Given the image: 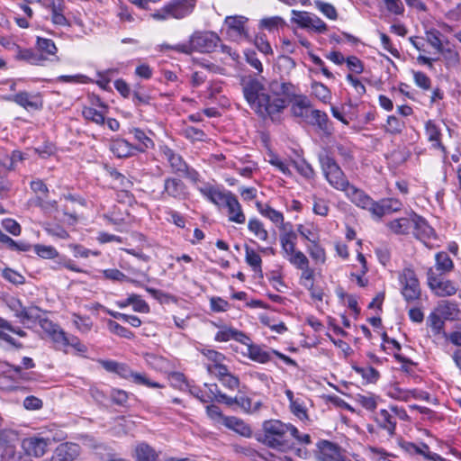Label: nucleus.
<instances>
[{"label":"nucleus","mask_w":461,"mask_h":461,"mask_svg":"<svg viewBox=\"0 0 461 461\" xmlns=\"http://www.w3.org/2000/svg\"><path fill=\"white\" fill-rule=\"evenodd\" d=\"M242 92L249 107L261 118L272 120L288 106L295 95V86L286 81L264 82L252 77L242 79Z\"/></svg>","instance_id":"nucleus-1"},{"label":"nucleus","mask_w":461,"mask_h":461,"mask_svg":"<svg viewBox=\"0 0 461 461\" xmlns=\"http://www.w3.org/2000/svg\"><path fill=\"white\" fill-rule=\"evenodd\" d=\"M296 432L297 428L293 424L270 419L262 423L261 434L258 437V440L271 449L286 453L294 447L292 435Z\"/></svg>","instance_id":"nucleus-2"},{"label":"nucleus","mask_w":461,"mask_h":461,"mask_svg":"<svg viewBox=\"0 0 461 461\" xmlns=\"http://www.w3.org/2000/svg\"><path fill=\"white\" fill-rule=\"evenodd\" d=\"M221 41V38L214 32H194L187 41L167 46V48L186 55L194 52L211 53L216 50Z\"/></svg>","instance_id":"nucleus-3"},{"label":"nucleus","mask_w":461,"mask_h":461,"mask_svg":"<svg viewBox=\"0 0 461 461\" xmlns=\"http://www.w3.org/2000/svg\"><path fill=\"white\" fill-rule=\"evenodd\" d=\"M249 18L243 15H229L223 22L222 31L229 41L242 43L252 42L249 31Z\"/></svg>","instance_id":"nucleus-4"},{"label":"nucleus","mask_w":461,"mask_h":461,"mask_svg":"<svg viewBox=\"0 0 461 461\" xmlns=\"http://www.w3.org/2000/svg\"><path fill=\"white\" fill-rule=\"evenodd\" d=\"M195 3V0H174L165 5L150 15L157 21L182 19L193 12Z\"/></svg>","instance_id":"nucleus-5"},{"label":"nucleus","mask_w":461,"mask_h":461,"mask_svg":"<svg viewBox=\"0 0 461 461\" xmlns=\"http://www.w3.org/2000/svg\"><path fill=\"white\" fill-rule=\"evenodd\" d=\"M320 163L326 180L337 190L344 192L350 185L341 168L328 154L320 156Z\"/></svg>","instance_id":"nucleus-6"},{"label":"nucleus","mask_w":461,"mask_h":461,"mask_svg":"<svg viewBox=\"0 0 461 461\" xmlns=\"http://www.w3.org/2000/svg\"><path fill=\"white\" fill-rule=\"evenodd\" d=\"M402 294L407 302H414L420 296V287L413 269L405 267L399 275Z\"/></svg>","instance_id":"nucleus-7"},{"label":"nucleus","mask_w":461,"mask_h":461,"mask_svg":"<svg viewBox=\"0 0 461 461\" xmlns=\"http://www.w3.org/2000/svg\"><path fill=\"white\" fill-rule=\"evenodd\" d=\"M51 445V439L40 434L27 437L22 441V448L28 456L40 458L43 456Z\"/></svg>","instance_id":"nucleus-8"},{"label":"nucleus","mask_w":461,"mask_h":461,"mask_svg":"<svg viewBox=\"0 0 461 461\" xmlns=\"http://www.w3.org/2000/svg\"><path fill=\"white\" fill-rule=\"evenodd\" d=\"M293 22L301 28L309 29L317 33H325L328 25L317 15L307 12L292 10Z\"/></svg>","instance_id":"nucleus-9"},{"label":"nucleus","mask_w":461,"mask_h":461,"mask_svg":"<svg viewBox=\"0 0 461 461\" xmlns=\"http://www.w3.org/2000/svg\"><path fill=\"white\" fill-rule=\"evenodd\" d=\"M216 400L221 402H224L228 406H233L234 404L238 405L243 411L253 414L258 412L263 406L261 401H257L252 402V400L244 395H240L236 397H230L225 393H221L218 392V394L214 395Z\"/></svg>","instance_id":"nucleus-10"},{"label":"nucleus","mask_w":461,"mask_h":461,"mask_svg":"<svg viewBox=\"0 0 461 461\" xmlns=\"http://www.w3.org/2000/svg\"><path fill=\"white\" fill-rule=\"evenodd\" d=\"M428 285L438 296H450L456 293L457 288L450 280L437 276L432 268L428 271Z\"/></svg>","instance_id":"nucleus-11"},{"label":"nucleus","mask_w":461,"mask_h":461,"mask_svg":"<svg viewBox=\"0 0 461 461\" xmlns=\"http://www.w3.org/2000/svg\"><path fill=\"white\" fill-rule=\"evenodd\" d=\"M22 368L9 364L1 365L0 389L10 391L16 388L19 380L22 379Z\"/></svg>","instance_id":"nucleus-12"},{"label":"nucleus","mask_w":461,"mask_h":461,"mask_svg":"<svg viewBox=\"0 0 461 461\" xmlns=\"http://www.w3.org/2000/svg\"><path fill=\"white\" fill-rule=\"evenodd\" d=\"M248 356L249 357L256 362L265 364L270 361L271 354L276 355L280 359L285 361L288 365L294 366L295 362L290 358L289 357L278 352L277 350L272 349L271 351H267L263 348L258 345H248Z\"/></svg>","instance_id":"nucleus-13"},{"label":"nucleus","mask_w":461,"mask_h":461,"mask_svg":"<svg viewBox=\"0 0 461 461\" xmlns=\"http://www.w3.org/2000/svg\"><path fill=\"white\" fill-rule=\"evenodd\" d=\"M386 395L391 399L408 402L411 399L416 400H426L428 401L429 398V394L426 392H422L417 389H404L401 388L398 384H393L388 387Z\"/></svg>","instance_id":"nucleus-14"},{"label":"nucleus","mask_w":461,"mask_h":461,"mask_svg":"<svg viewBox=\"0 0 461 461\" xmlns=\"http://www.w3.org/2000/svg\"><path fill=\"white\" fill-rule=\"evenodd\" d=\"M447 128L445 124L429 120L425 122V136L431 147L446 153V148L442 144V130Z\"/></svg>","instance_id":"nucleus-15"},{"label":"nucleus","mask_w":461,"mask_h":461,"mask_svg":"<svg viewBox=\"0 0 461 461\" xmlns=\"http://www.w3.org/2000/svg\"><path fill=\"white\" fill-rule=\"evenodd\" d=\"M316 456L319 461H345L339 447L328 440L317 443Z\"/></svg>","instance_id":"nucleus-16"},{"label":"nucleus","mask_w":461,"mask_h":461,"mask_svg":"<svg viewBox=\"0 0 461 461\" xmlns=\"http://www.w3.org/2000/svg\"><path fill=\"white\" fill-rule=\"evenodd\" d=\"M116 374L121 377L131 380L137 384H142L151 388H162L163 386L156 382H151L144 374L132 371L128 366L119 363Z\"/></svg>","instance_id":"nucleus-17"},{"label":"nucleus","mask_w":461,"mask_h":461,"mask_svg":"<svg viewBox=\"0 0 461 461\" xmlns=\"http://www.w3.org/2000/svg\"><path fill=\"white\" fill-rule=\"evenodd\" d=\"M344 193L347 197L357 207L368 210L372 213V207L375 205V201L364 191L357 188L353 185H349L344 190Z\"/></svg>","instance_id":"nucleus-18"},{"label":"nucleus","mask_w":461,"mask_h":461,"mask_svg":"<svg viewBox=\"0 0 461 461\" xmlns=\"http://www.w3.org/2000/svg\"><path fill=\"white\" fill-rule=\"evenodd\" d=\"M412 222L415 236L427 246H433V244H429V242L436 240L434 229L429 225L425 219L417 215L412 218Z\"/></svg>","instance_id":"nucleus-19"},{"label":"nucleus","mask_w":461,"mask_h":461,"mask_svg":"<svg viewBox=\"0 0 461 461\" xmlns=\"http://www.w3.org/2000/svg\"><path fill=\"white\" fill-rule=\"evenodd\" d=\"M228 209L229 221L238 224H243L246 221V216L242 211L241 205L237 197L230 193L225 202L221 204Z\"/></svg>","instance_id":"nucleus-20"},{"label":"nucleus","mask_w":461,"mask_h":461,"mask_svg":"<svg viewBox=\"0 0 461 461\" xmlns=\"http://www.w3.org/2000/svg\"><path fill=\"white\" fill-rule=\"evenodd\" d=\"M80 454V447L72 442L60 444L55 450L52 461H73Z\"/></svg>","instance_id":"nucleus-21"},{"label":"nucleus","mask_w":461,"mask_h":461,"mask_svg":"<svg viewBox=\"0 0 461 461\" xmlns=\"http://www.w3.org/2000/svg\"><path fill=\"white\" fill-rule=\"evenodd\" d=\"M163 157L167 160L172 171L177 175L188 172V166L183 158L168 147H162Z\"/></svg>","instance_id":"nucleus-22"},{"label":"nucleus","mask_w":461,"mask_h":461,"mask_svg":"<svg viewBox=\"0 0 461 461\" xmlns=\"http://www.w3.org/2000/svg\"><path fill=\"white\" fill-rule=\"evenodd\" d=\"M256 207L262 216L267 218L278 228L286 230V227L284 222V214L281 212L272 208L269 204L263 203L261 202H257Z\"/></svg>","instance_id":"nucleus-23"},{"label":"nucleus","mask_w":461,"mask_h":461,"mask_svg":"<svg viewBox=\"0 0 461 461\" xmlns=\"http://www.w3.org/2000/svg\"><path fill=\"white\" fill-rule=\"evenodd\" d=\"M402 208V203L395 199H384L379 203L375 202V205L372 207V215L380 219L387 213L400 211Z\"/></svg>","instance_id":"nucleus-24"},{"label":"nucleus","mask_w":461,"mask_h":461,"mask_svg":"<svg viewBox=\"0 0 461 461\" xmlns=\"http://www.w3.org/2000/svg\"><path fill=\"white\" fill-rule=\"evenodd\" d=\"M6 99L15 102L18 105L28 111L39 110L42 105L41 99L37 95H30L27 92L18 93Z\"/></svg>","instance_id":"nucleus-25"},{"label":"nucleus","mask_w":461,"mask_h":461,"mask_svg":"<svg viewBox=\"0 0 461 461\" xmlns=\"http://www.w3.org/2000/svg\"><path fill=\"white\" fill-rule=\"evenodd\" d=\"M133 457L136 461H160L159 452L146 442H139L136 444Z\"/></svg>","instance_id":"nucleus-26"},{"label":"nucleus","mask_w":461,"mask_h":461,"mask_svg":"<svg viewBox=\"0 0 461 461\" xmlns=\"http://www.w3.org/2000/svg\"><path fill=\"white\" fill-rule=\"evenodd\" d=\"M375 421L380 429L386 430L390 436L394 435L396 420L388 410H380L375 416Z\"/></svg>","instance_id":"nucleus-27"},{"label":"nucleus","mask_w":461,"mask_h":461,"mask_svg":"<svg viewBox=\"0 0 461 461\" xmlns=\"http://www.w3.org/2000/svg\"><path fill=\"white\" fill-rule=\"evenodd\" d=\"M222 425L242 437L250 438L252 435L250 426L237 417L230 416L222 419Z\"/></svg>","instance_id":"nucleus-28"},{"label":"nucleus","mask_w":461,"mask_h":461,"mask_svg":"<svg viewBox=\"0 0 461 461\" xmlns=\"http://www.w3.org/2000/svg\"><path fill=\"white\" fill-rule=\"evenodd\" d=\"M306 123L317 126L324 133H330L332 130L328 115L321 110L312 109Z\"/></svg>","instance_id":"nucleus-29"},{"label":"nucleus","mask_w":461,"mask_h":461,"mask_svg":"<svg viewBox=\"0 0 461 461\" xmlns=\"http://www.w3.org/2000/svg\"><path fill=\"white\" fill-rule=\"evenodd\" d=\"M296 240V233L293 230L286 229L285 233L280 236L281 249L285 258L297 251L295 249Z\"/></svg>","instance_id":"nucleus-30"},{"label":"nucleus","mask_w":461,"mask_h":461,"mask_svg":"<svg viewBox=\"0 0 461 461\" xmlns=\"http://www.w3.org/2000/svg\"><path fill=\"white\" fill-rule=\"evenodd\" d=\"M198 189L204 197L216 205H221L230 194V192L223 193L210 185L200 186Z\"/></svg>","instance_id":"nucleus-31"},{"label":"nucleus","mask_w":461,"mask_h":461,"mask_svg":"<svg viewBox=\"0 0 461 461\" xmlns=\"http://www.w3.org/2000/svg\"><path fill=\"white\" fill-rule=\"evenodd\" d=\"M164 191L167 194L176 199H183L185 196V186L182 181L176 178L165 180Z\"/></svg>","instance_id":"nucleus-32"},{"label":"nucleus","mask_w":461,"mask_h":461,"mask_svg":"<svg viewBox=\"0 0 461 461\" xmlns=\"http://www.w3.org/2000/svg\"><path fill=\"white\" fill-rule=\"evenodd\" d=\"M111 151L118 158H126L134 154L135 148L129 141L123 139L113 140L110 146Z\"/></svg>","instance_id":"nucleus-33"},{"label":"nucleus","mask_w":461,"mask_h":461,"mask_svg":"<svg viewBox=\"0 0 461 461\" xmlns=\"http://www.w3.org/2000/svg\"><path fill=\"white\" fill-rule=\"evenodd\" d=\"M36 46L40 54L47 57L48 60L58 59L56 55L58 49L52 40L37 37Z\"/></svg>","instance_id":"nucleus-34"},{"label":"nucleus","mask_w":461,"mask_h":461,"mask_svg":"<svg viewBox=\"0 0 461 461\" xmlns=\"http://www.w3.org/2000/svg\"><path fill=\"white\" fill-rule=\"evenodd\" d=\"M131 133L133 135L134 140L138 142V144L134 146L136 151L144 152L147 149H152L154 147L153 140L148 137L142 130L133 128L131 131Z\"/></svg>","instance_id":"nucleus-35"},{"label":"nucleus","mask_w":461,"mask_h":461,"mask_svg":"<svg viewBox=\"0 0 461 461\" xmlns=\"http://www.w3.org/2000/svg\"><path fill=\"white\" fill-rule=\"evenodd\" d=\"M51 10V22L55 25L67 26L68 25V19L65 17L64 3L62 0H53L50 5Z\"/></svg>","instance_id":"nucleus-36"},{"label":"nucleus","mask_w":461,"mask_h":461,"mask_svg":"<svg viewBox=\"0 0 461 461\" xmlns=\"http://www.w3.org/2000/svg\"><path fill=\"white\" fill-rule=\"evenodd\" d=\"M100 108L101 110L97 111L92 107H85L82 111L83 116L86 120L102 125L104 122V113L107 107L105 104L101 103Z\"/></svg>","instance_id":"nucleus-37"},{"label":"nucleus","mask_w":461,"mask_h":461,"mask_svg":"<svg viewBox=\"0 0 461 461\" xmlns=\"http://www.w3.org/2000/svg\"><path fill=\"white\" fill-rule=\"evenodd\" d=\"M17 58L36 66H43L49 59L42 54L35 53L31 50H19Z\"/></svg>","instance_id":"nucleus-38"},{"label":"nucleus","mask_w":461,"mask_h":461,"mask_svg":"<svg viewBox=\"0 0 461 461\" xmlns=\"http://www.w3.org/2000/svg\"><path fill=\"white\" fill-rule=\"evenodd\" d=\"M248 229L250 232L254 234V236L261 240L267 241L268 240V232L265 229L264 224L257 218H251L248 223Z\"/></svg>","instance_id":"nucleus-39"},{"label":"nucleus","mask_w":461,"mask_h":461,"mask_svg":"<svg viewBox=\"0 0 461 461\" xmlns=\"http://www.w3.org/2000/svg\"><path fill=\"white\" fill-rule=\"evenodd\" d=\"M312 110L309 102L305 98L297 101L292 106L293 114L295 117L302 118L305 122H307Z\"/></svg>","instance_id":"nucleus-40"},{"label":"nucleus","mask_w":461,"mask_h":461,"mask_svg":"<svg viewBox=\"0 0 461 461\" xmlns=\"http://www.w3.org/2000/svg\"><path fill=\"white\" fill-rule=\"evenodd\" d=\"M412 219L400 218L395 219L388 223L389 229L396 234L408 233L412 226Z\"/></svg>","instance_id":"nucleus-41"},{"label":"nucleus","mask_w":461,"mask_h":461,"mask_svg":"<svg viewBox=\"0 0 461 461\" xmlns=\"http://www.w3.org/2000/svg\"><path fill=\"white\" fill-rule=\"evenodd\" d=\"M436 268L441 274H446L450 272L454 267V263L450 257L446 252H439L436 254Z\"/></svg>","instance_id":"nucleus-42"},{"label":"nucleus","mask_w":461,"mask_h":461,"mask_svg":"<svg viewBox=\"0 0 461 461\" xmlns=\"http://www.w3.org/2000/svg\"><path fill=\"white\" fill-rule=\"evenodd\" d=\"M353 370L361 375L363 379H365L367 383H375L380 375L379 372L375 369L373 366H353Z\"/></svg>","instance_id":"nucleus-43"},{"label":"nucleus","mask_w":461,"mask_h":461,"mask_svg":"<svg viewBox=\"0 0 461 461\" xmlns=\"http://www.w3.org/2000/svg\"><path fill=\"white\" fill-rule=\"evenodd\" d=\"M12 325L5 320L0 318V340H3L15 348H21L22 344L16 343L12 338Z\"/></svg>","instance_id":"nucleus-44"},{"label":"nucleus","mask_w":461,"mask_h":461,"mask_svg":"<svg viewBox=\"0 0 461 461\" xmlns=\"http://www.w3.org/2000/svg\"><path fill=\"white\" fill-rule=\"evenodd\" d=\"M285 25V20L280 16L266 17L260 20L259 27L274 32Z\"/></svg>","instance_id":"nucleus-45"},{"label":"nucleus","mask_w":461,"mask_h":461,"mask_svg":"<svg viewBox=\"0 0 461 461\" xmlns=\"http://www.w3.org/2000/svg\"><path fill=\"white\" fill-rule=\"evenodd\" d=\"M312 95L322 103H329L331 99V93L330 89L322 83L314 82L312 84Z\"/></svg>","instance_id":"nucleus-46"},{"label":"nucleus","mask_w":461,"mask_h":461,"mask_svg":"<svg viewBox=\"0 0 461 461\" xmlns=\"http://www.w3.org/2000/svg\"><path fill=\"white\" fill-rule=\"evenodd\" d=\"M428 324L430 327L432 332L435 335L442 334L445 338H447V334L444 332V321L441 316L437 314L436 312H431L428 317Z\"/></svg>","instance_id":"nucleus-47"},{"label":"nucleus","mask_w":461,"mask_h":461,"mask_svg":"<svg viewBox=\"0 0 461 461\" xmlns=\"http://www.w3.org/2000/svg\"><path fill=\"white\" fill-rule=\"evenodd\" d=\"M314 5L328 19L332 21L337 20L338 12L333 5L321 0H315Z\"/></svg>","instance_id":"nucleus-48"},{"label":"nucleus","mask_w":461,"mask_h":461,"mask_svg":"<svg viewBox=\"0 0 461 461\" xmlns=\"http://www.w3.org/2000/svg\"><path fill=\"white\" fill-rule=\"evenodd\" d=\"M34 252L45 259H53L59 257L58 250L50 245L36 244L33 246Z\"/></svg>","instance_id":"nucleus-49"},{"label":"nucleus","mask_w":461,"mask_h":461,"mask_svg":"<svg viewBox=\"0 0 461 461\" xmlns=\"http://www.w3.org/2000/svg\"><path fill=\"white\" fill-rule=\"evenodd\" d=\"M289 408L291 412L300 420L305 421L309 420L305 404L301 399L297 398L296 401H293L292 403L289 404Z\"/></svg>","instance_id":"nucleus-50"},{"label":"nucleus","mask_w":461,"mask_h":461,"mask_svg":"<svg viewBox=\"0 0 461 461\" xmlns=\"http://www.w3.org/2000/svg\"><path fill=\"white\" fill-rule=\"evenodd\" d=\"M17 304H19V309L15 310V316L19 318L23 323L34 320L38 317L39 310L37 308H24L19 302H17Z\"/></svg>","instance_id":"nucleus-51"},{"label":"nucleus","mask_w":461,"mask_h":461,"mask_svg":"<svg viewBox=\"0 0 461 461\" xmlns=\"http://www.w3.org/2000/svg\"><path fill=\"white\" fill-rule=\"evenodd\" d=\"M72 321L75 327L82 333L89 332L93 326V322L89 317H83L77 313L72 314Z\"/></svg>","instance_id":"nucleus-52"},{"label":"nucleus","mask_w":461,"mask_h":461,"mask_svg":"<svg viewBox=\"0 0 461 461\" xmlns=\"http://www.w3.org/2000/svg\"><path fill=\"white\" fill-rule=\"evenodd\" d=\"M103 275L106 279L113 281H127L134 284L137 286L140 285V282L127 277L122 272L115 268L103 270Z\"/></svg>","instance_id":"nucleus-53"},{"label":"nucleus","mask_w":461,"mask_h":461,"mask_svg":"<svg viewBox=\"0 0 461 461\" xmlns=\"http://www.w3.org/2000/svg\"><path fill=\"white\" fill-rule=\"evenodd\" d=\"M379 397L374 394H357V402L367 411H375L377 407Z\"/></svg>","instance_id":"nucleus-54"},{"label":"nucleus","mask_w":461,"mask_h":461,"mask_svg":"<svg viewBox=\"0 0 461 461\" xmlns=\"http://www.w3.org/2000/svg\"><path fill=\"white\" fill-rule=\"evenodd\" d=\"M404 128V122L399 120L394 115H390L387 117L386 123L384 125V130L386 132L390 134H398L402 132Z\"/></svg>","instance_id":"nucleus-55"},{"label":"nucleus","mask_w":461,"mask_h":461,"mask_svg":"<svg viewBox=\"0 0 461 461\" xmlns=\"http://www.w3.org/2000/svg\"><path fill=\"white\" fill-rule=\"evenodd\" d=\"M68 337L69 336H68L66 332L61 328H59L50 339L54 343L57 349L67 353Z\"/></svg>","instance_id":"nucleus-56"},{"label":"nucleus","mask_w":461,"mask_h":461,"mask_svg":"<svg viewBox=\"0 0 461 461\" xmlns=\"http://www.w3.org/2000/svg\"><path fill=\"white\" fill-rule=\"evenodd\" d=\"M426 41L438 51H442L443 43L441 40V33L435 29H430L425 32Z\"/></svg>","instance_id":"nucleus-57"},{"label":"nucleus","mask_w":461,"mask_h":461,"mask_svg":"<svg viewBox=\"0 0 461 461\" xmlns=\"http://www.w3.org/2000/svg\"><path fill=\"white\" fill-rule=\"evenodd\" d=\"M439 52L442 54L447 68L456 67L459 64L460 58L456 50L442 48V51Z\"/></svg>","instance_id":"nucleus-58"},{"label":"nucleus","mask_w":461,"mask_h":461,"mask_svg":"<svg viewBox=\"0 0 461 461\" xmlns=\"http://www.w3.org/2000/svg\"><path fill=\"white\" fill-rule=\"evenodd\" d=\"M246 262L255 272L261 273V257L255 250L249 248L246 249Z\"/></svg>","instance_id":"nucleus-59"},{"label":"nucleus","mask_w":461,"mask_h":461,"mask_svg":"<svg viewBox=\"0 0 461 461\" xmlns=\"http://www.w3.org/2000/svg\"><path fill=\"white\" fill-rule=\"evenodd\" d=\"M252 41L257 49L263 54L273 55V50L265 34H258Z\"/></svg>","instance_id":"nucleus-60"},{"label":"nucleus","mask_w":461,"mask_h":461,"mask_svg":"<svg viewBox=\"0 0 461 461\" xmlns=\"http://www.w3.org/2000/svg\"><path fill=\"white\" fill-rule=\"evenodd\" d=\"M108 329L111 332L126 339H132L133 333L123 326L120 325L114 321L109 320L107 321Z\"/></svg>","instance_id":"nucleus-61"},{"label":"nucleus","mask_w":461,"mask_h":461,"mask_svg":"<svg viewBox=\"0 0 461 461\" xmlns=\"http://www.w3.org/2000/svg\"><path fill=\"white\" fill-rule=\"evenodd\" d=\"M131 306L136 312L149 313L150 311L149 305L136 294H131Z\"/></svg>","instance_id":"nucleus-62"},{"label":"nucleus","mask_w":461,"mask_h":461,"mask_svg":"<svg viewBox=\"0 0 461 461\" xmlns=\"http://www.w3.org/2000/svg\"><path fill=\"white\" fill-rule=\"evenodd\" d=\"M455 312L456 307L454 304L448 302H442L438 303L435 312L445 319H450L455 314Z\"/></svg>","instance_id":"nucleus-63"},{"label":"nucleus","mask_w":461,"mask_h":461,"mask_svg":"<svg viewBox=\"0 0 461 461\" xmlns=\"http://www.w3.org/2000/svg\"><path fill=\"white\" fill-rule=\"evenodd\" d=\"M308 252L312 258L317 263L325 262V250L317 243V241L312 243V245L308 248Z\"/></svg>","instance_id":"nucleus-64"}]
</instances>
